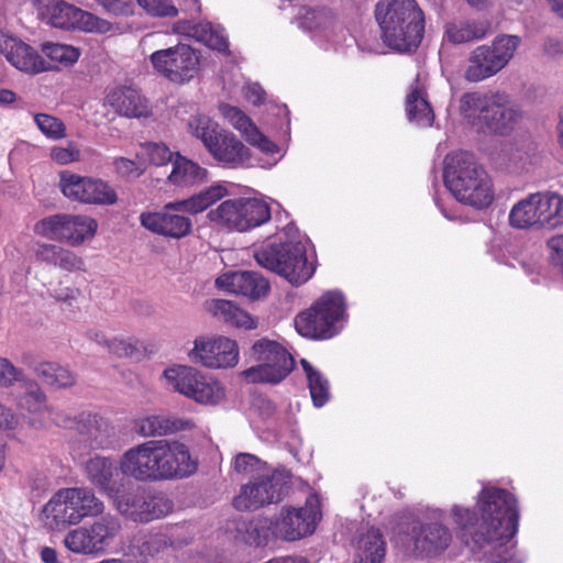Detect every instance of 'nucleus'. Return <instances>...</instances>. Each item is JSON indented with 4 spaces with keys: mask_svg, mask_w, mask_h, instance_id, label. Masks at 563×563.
Listing matches in <instances>:
<instances>
[{
    "mask_svg": "<svg viewBox=\"0 0 563 563\" xmlns=\"http://www.w3.org/2000/svg\"><path fill=\"white\" fill-rule=\"evenodd\" d=\"M477 519L468 508L454 505L451 515L459 529V537L474 553H483L484 563H517L508 542L518 532L519 510L517 500L506 489L483 486L478 494Z\"/></svg>",
    "mask_w": 563,
    "mask_h": 563,
    "instance_id": "nucleus-1",
    "label": "nucleus"
},
{
    "mask_svg": "<svg viewBox=\"0 0 563 563\" xmlns=\"http://www.w3.org/2000/svg\"><path fill=\"white\" fill-rule=\"evenodd\" d=\"M375 19L385 45L397 52H410L421 43L426 16L417 0H379Z\"/></svg>",
    "mask_w": 563,
    "mask_h": 563,
    "instance_id": "nucleus-2",
    "label": "nucleus"
},
{
    "mask_svg": "<svg viewBox=\"0 0 563 563\" xmlns=\"http://www.w3.org/2000/svg\"><path fill=\"white\" fill-rule=\"evenodd\" d=\"M443 180L452 196L461 203L481 210L494 200L490 177L468 152H454L445 156Z\"/></svg>",
    "mask_w": 563,
    "mask_h": 563,
    "instance_id": "nucleus-3",
    "label": "nucleus"
},
{
    "mask_svg": "<svg viewBox=\"0 0 563 563\" xmlns=\"http://www.w3.org/2000/svg\"><path fill=\"white\" fill-rule=\"evenodd\" d=\"M463 121L482 133L507 134L521 119L520 110L497 91L465 92L459 99Z\"/></svg>",
    "mask_w": 563,
    "mask_h": 563,
    "instance_id": "nucleus-4",
    "label": "nucleus"
},
{
    "mask_svg": "<svg viewBox=\"0 0 563 563\" xmlns=\"http://www.w3.org/2000/svg\"><path fill=\"white\" fill-rule=\"evenodd\" d=\"M104 511V504L88 487L60 488L47 500L41 510V521L49 531H64L79 525L85 518L98 517Z\"/></svg>",
    "mask_w": 563,
    "mask_h": 563,
    "instance_id": "nucleus-5",
    "label": "nucleus"
},
{
    "mask_svg": "<svg viewBox=\"0 0 563 563\" xmlns=\"http://www.w3.org/2000/svg\"><path fill=\"white\" fill-rule=\"evenodd\" d=\"M254 257L258 265L279 274L292 285L305 284L314 273L306 245L300 240L264 245L255 251Z\"/></svg>",
    "mask_w": 563,
    "mask_h": 563,
    "instance_id": "nucleus-6",
    "label": "nucleus"
},
{
    "mask_svg": "<svg viewBox=\"0 0 563 563\" xmlns=\"http://www.w3.org/2000/svg\"><path fill=\"white\" fill-rule=\"evenodd\" d=\"M345 321V302L340 291L323 294L314 305L299 313L295 327L302 336L318 340L331 339L343 328Z\"/></svg>",
    "mask_w": 563,
    "mask_h": 563,
    "instance_id": "nucleus-7",
    "label": "nucleus"
},
{
    "mask_svg": "<svg viewBox=\"0 0 563 563\" xmlns=\"http://www.w3.org/2000/svg\"><path fill=\"white\" fill-rule=\"evenodd\" d=\"M167 386L203 406H218L225 399V388L216 378L188 365H173L163 372Z\"/></svg>",
    "mask_w": 563,
    "mask_h": 563,
    "instance_id": "nucleus-8",
    "label": "nucleus"
},
{
    "mask_svg": "<svg viewBox=\"0 0 563 563\" xmlns=\"http://www.w3.org/2000/svg\"><path fill=\"white\" fill-rule=\"evenodd\" d=\"M520 43L521 38L518 35L501 34L489 45L474 48L467 58L465 80L479 82L498 74L510 63Z\"/></svg>",
    "mask_w": 563,
    "mask_h": 563,
    "instance_id": "nucleus-9",
    "label": "nucleus"
},
{
    "mask_svg": "<svg viewBox=\"0 0 563 563\" xmlns=\"http://www.w3.org/2000/svg\"><path fill=\"white\" fill-rule=\"evenodd\" d=\"M252 356L258 364L241 373L251 384H279L295 366L291 354L280 343L266 338L252 345Z\"/></svg>",
    "mask_w": 563,
    "mask_h": 563,
    "instance_id": "nucleus-10",
    "label": "nucleus"
},
{
    "mask_svg": "<svg viewBox=\"0 0 563 563\" xmlns=\"http://www.w3.org/2000/svg\"><path fill=\"white\" fill-rule=\"evenodd\" d=\"M209 221L228 231L245 232L271 219L268 205L257 198H233L222 201L207 213Z\"/></svg>",
    "mask_w": 563,
    "mask_h": 563,
    "instance_id": "nucleus-11",
    "label": "nucleus"
},
{
    "mask_svg": "<svg viewBox=\"0 0 563 563\" xmlns=\"http://www.w3.org/2000/svg\"><path fill=\"white\" fill-rule=\"evenodd\" d=\"M289 481L290 475L284 467L267 470L241 486L233 505L240 511H249L277 504L285 496Z\"/></svg>",
    "mask_w": 563,
    "mask_h": 563,
    "instance_id": "nucleus-12",
    "label": "nucleus"
},
{
    "mask_svg": "<svg viewBox=\"0 0 563 563\" xmlns=\"http://www.w3.org/2000/svg\"><path fill=\"white\" fill-rule=\"evenodd\" d=\"M120 519L111 514L100 516L90 525L70 530L64 545L76 554L99 555L106 552L121 531Z\"/></svg>",
    "mask_w": 563,
    "mask_h": 563,
    "instance_id": "nucleus-13",
    "label": "nucleus"
},
{
    "mask_svg": "<svg viewBox=\"0 0 563 563\" xmlns=\"http://www.w3.org/2000/svg\"><path fill=\"white\" fill-rule=\"evenodd\" d=\"M147 443L156 482L184 478L195 473L196 463L184 443L166 439Z\"/></svg>",
    "mask_w": 563,
    "mask_h": 563,
    "instance_id": "nucleus-14",
    "label": "nucleus"
},
{
    "mask_svg": "<svg viewBox=\"0 0 563 563\" xmlns=\"http://www.w3.org/2000/svg\"><path fill=\"white\" fill-rule=\"evenodd\" d=\"M113 504L122 516L135 522H150L167 516L173 510V501L168 497L142 487L119 492Z\"/></svg>",
    "mask_w": 563,
    "mask_h": 563,
    "instance_id": "nucleus-15",
    "label": "nucleus"
},
{
    "mask_svg": "<svg viewBox=\"0 0 563 563\" xmlns=\"http://www.w3.org/2000/svg\"><path fill=\"white\" fill-rule=\"evenodd\" d=\"M150 60L161 76L180 85L192 80L200 70L197 52L184 43L155 51L151 54Z\"/></svg>",
    "mask_w": 563,
    "mask_h": 563,
    "instance_id": "nucleus-16",
    "label": "nucleus"
},
{
    "mask_svg": "<svg viewBox=\"0 0 563 563\" xmlns=\"http://www.w3.org/2000/svg\"><path fill=\"white\" fill-rule=\"evenodd\" d=\"M451 541V531L442 523H422L419 520L408 522L396 537L397 543L418 556L438 555L449 548Z\"/></svg>",
    "mask_w": 563,
    "mask_h": 563,
    "instance_id": "nucleus-17",
    "label": "nucleus"
},
{
    "mask_svg": "<svg viewBox=\"0 0 563 563\" xmlns=\"http://www.w3.org/2000/svg\"><path fill=\"white\" fill-rule=\"evenodd\" d=\"M321 519L320 503L316 495H309L302 507L285 506L273 525L276 537L295 541L314 532Z\"/></svg>",
    "mask_w": 563,
    "mask_h": 563,
    "instance_id": "nucleus-18",
    "label": "nucleus"
},
{
    "mask_svg": "<svg viewBox=\"0 0 563 563\" xmlns=\"http://www.w3.org/2000/svg\"><path fill=\"white\" fill-rule=\"evenodd\" d=\"M188 357L208 368H230L239 362V347L235 341L225 336H200L194 341Z\"/></svg>",
    "mask_w": 563,
    "mask_h": 563,
    "instance_id": "nucleus-19",
    "label": "nucleus"
},
{
    "mask_svg": "<svg viewBox=\"0 0 563 563\" xmlns=\"http://www.w3.org/2000/svg\"><path fill=\"white\" fill-rule=\"evenodd\" d=\"M59 188L65 197L85 203L113 205L118 200L114 189L103 180L71 172L60 173Z\"/></svg>",
    "mask_w": 563,
    "mask_h": 563,
    "instance_id": "nucleus-20",
    "label": "nucleus"
},
{
    "mask_svg": "<svg viewBox=\"0 0 563 563\" xmlns=\"http://www.w3.org/2000/svg\"><path fill=\"white\" fill-rule=\"evenodd\" d=\"M181 210L180 201L169 202L161 211L142 212L140 223L154 234L179 240L189 235L192 230L191 219L180 213Z\"/></svg>",
    "mask_w": 563,
    "mask_h": 563,
    "instance_id": "nucleus-21",
    "label": "nucleus"
},
{
    "mask_svg": "<svg viewBox=\"0 0 563 563\" xmlns=\"http://www.w3.org/2000/svg\"><path fill=\"white\" fill-rule=\"evenodd\" d=\"M55 423L75 430L79 437L78 441L90 450L108 448L113 435V428L109 422L90 412H81L75 417L65 416L63 419L56 418Z\"/></svg>",
    "mask_w": 563,
    "mask_h": 563,
    "instance_id": "nucleus-22",
    "label": "nucleus"
},
{
    "mask_svg": "<svg viewBox=\"0 0 563 563\" xmlns=\"http://www.w3.org/2000/svg\"><path fill=\"white\" fill-rule=\"evenodd\" d=\"M219 111L242 134L250 145L258 148L267 156H274L279 153L278 145L264 135L241 109L228 103H220Z\"/></svg>",
    "mask_w": 563,
    "mask_h": 563,
    "instance_id": "nucleus-23",
    "label": "nucleus"
},
{
    "mask_svg": "<svg viewBox=\"0 0 563 563\" xmlns=\"http://www.w3.org/2000/svg\"><path fill=\"white\" fill-rule=\"evenodd\" d=\"M219 289L260 299L269 290V283L256 272L239 271L222 274L216 279Z\"/></svg>",
    "mask_w": 563,
    "mask_h": 563,
    "instance_id": "nucleus-24",
    "label": "nucleus"
},
{
    "mask_svg": "<svg viewBox=\"0 0 563 563\" xmlns=\"http://www.w3.org/2000/svg\"><path fill=\"white\" fill-rule=\"evenodd\" d=\"M81 464L87 481L93 487L114 499L119 494L114 483V477L118 475L115 461L110 456L95 454L86 459Z\"/></svg>",
    "mask_w": 563,
    "mask_h": 563,
    "instance_id": "nucleus-25",
    "label": "nucleus"
},
{
    "mask_svg": "<svg viewBox=\"0 0 563 563\" xmlns=\"http://www.w3.org/2000/svg\"><path fill=\"white\" fill-rule=\"evenodd\" d=\"M49 21L54 27L81 29L88 32H101L106 24L93 14L63 1L53 5Z\"/></svg>",
    "mask_w": 563,
    "mask_h": 563,
    "instance_id": "nucleus-26",
    "label": "nucleus"
},
{
    "mask_svg": "<svg viewBox=\"0 0 563 563\" xmlns=\"http://www.w3.org/2000/svg\"><path fill=\"white\" fill-rule=\"evenodd\" d=\"M208 153L220 164L231 168L251 165V151L232 132L224 130Z\"/></svg>",
    "mask_w": 563,
    "mask_h": 563,
    "instance_id": "nucleus-27",
    "label": "nucleus"
},
{
    "mask_svg": "<svg viewBox=\"0 0 563 563\" xmlns=\"http://www.w3.org/2000/svg\"><path fill=\"white\" fill-rule=\"evenodd\" d=\"M406 112L411 123L421 128L432 125L434 112L428 101L426 75L417 74L415 81L410 85L406 99Z\"/></svg>",
    "mask_w": 563,
    "mask_h": 563,
    "instance_id": "nucleus-28",
    "label": "nucleus"
},
{
    "mask_svg": "<svg viewBox=\"0 0 563 563\" xmlns=\"http://www.w3.org/2000/svg\"><path fill=\"white\" fill-rule=\"evenodd\" d=\"M33 254L36 262L74 273L85 272V262L75 252L63 246L36 242L33 245Z\"/></svg>",
    "mask_w": 563,
    "mask_h": 563,
    "instance_id": "nucleus-29",
    "label": "nucleus"
},
{
    "mask_svg": "<svg viewBox=\"0 0 563 563\" xmlns=\"http://www.w3.org/2000/svg\"><path fill=\"white\" fill-rule=\"evenodd\" d=\"M121 473L142 483H154L152 457L147 441L126 450L120 459Z\"/></svg>",
    "mask_w": 563,
    "mask_h": 563,
    "instance_id": "nucleus-30",
    "label": "nucleus"
},
{
    "mask_svg": "<svg viewBox=\"0 0 563 563\" xmlns=\"http://www.w3.org/2000/svg\"><path fill=\"white\" fill-rule=\"evenodd\" d=\"M104 104L111 107L115 113L126 118H142L150 114L147 101L131 87H118L111 90Z\"/></svg>",
    "mask_w": 563,
    "mask_h": 563,
    "instance_id": "nucleus-31",
    "label": "nucleus"
},
{
    "mask_svg": "<svg viewBox=\"0 0 563 563\" xmlns=\"http://www.w3.org/2000/svg\"><path fill=\"white\" fill-rule=\"evenodd\" d=\"M541 191L528 195L516 202L508 216L509 225L520 230H541Z\"/></svg>",
    "mask_w": 563,
    "mask_h": 563,
    "instance_id": "nucleus-32",
    "label": "nucleus"
},
{
    "mask_svg": "<svg viewBox=\"0 0 563 563\" xmlns=\"http://www.w3.org/2000/svg\"><path fill=\"white\" fill-rule=\"evenodd\" d=\"M174 31L187 35L206 46L223 54H229V42L224 30L219 25H212L209 22L196 24L179 22L175 24Z\"/></svg>",
    "mask_w": 563,
    "mask_h": 563,
    "instance_id": "nucleus-33",
    "label": "nucleus"
},
{
    "mask_svg": "<svg viewBox=\"0 0 563 563\" xmlns=\"http://www.w3.org/2000/svg\"><path fill=\"white\" fill-rule=\"evenodd\" d=\"M208 175L207 168L176 153L167 180L178 188H191L207 181Z\"/></svg>",
    "mask_w": 563,
    "mask_h": 563,
    "instance_id": "nucleus-34",
    "label": "nucleus"
},
{
    "mask_svg": "<svg viewBox=\"0 0 563 563\" xmlns=\"http://www.w3.org/2000/svg\"><path fill=\"white\" fill-rule=\"evenodd\" d=\"M189 542V539H180L166 533L141 532L133 538L131 547L139 552L143 560H146L167 548L180 549Z\"/></svg>",
    "mask_w": 563,
    "mask_h": 563,
    "instance_id": "nucleus-35",
    "label": "nucleus"
},
{
    "mask_svg": "<svg viewBox=\"0 0 563 563\" xmlns=\"http://www.w3.org/2000/svg\"><path fill=\"white\" fill-rule=\"evenodd\" d=\"M489 23L483 20L455 19L445 24L444 36L452 44H464L484 38Z\"/></svg>",
    "mask_w": 563,
    "mask_h": 563,
    "instance_id": "nucleus-36",
    "label": "nucleus"
},
{
    "mask_svg": "<svg viewBox=\"0 0 563 563\" xmlns=\"http://www.w3.org/2000/svg\"><path fill=\"white\" fill-rule=\"evenodd\" d=\"M192 427L189 420L170 419L162 415H153L135 421V431L145 438L162 437Z\"/></svg>",
    "mask_w": 563,
    "mask_h": 563,
    "instance_id": "nucleus-37",
    "label": "nucleus"
},
{
    "mask_svg": "<svg viewBox=\"0 0 563 563\" xmlns=\"http://www.w3.org/2000/svg\"><path fill=\"white\" fill-rule=\"evenodd\" d=\"M209 309L214 317L236 328L245 330L257 328V320L249 312L242 310L233 301L214 299L210 302Z\"/></svg>",
    "mask_w": 563,
    "mask_h": 563,
    "instance_id": "nucleus-38",
    "label": "nucleus"
},
{
    "mask_svg": "<svg viewBox=\"0 0 563 563\" xmlns=\"http://www.w3.org/2000/svg\"><path fill=\"white\" fill-rule=\"evenodd\" d=\"M299 26L309 32L330 36L341 24L335 14L327 8L309 9L299 19Z\"/></svg>",
    "mask_w": 563,
    "mask_h": 563,
    "instance_id": "nucleus-39",
    "label": "nucleus"
},
{
    "mask_svg": "<svg viewBox=\"0 0 563 563\" xmlns=\"http://www.w3.org/2000/svg\"><path fill=\"white\" fill-rule=\"evenodd\" d=\"M33 371L45 385L56 389L68 388L76 383L73 372L56 362H40L34 366Z\"/></svg>",
    "mask_w": 563,
    "mask_h": 563,
    "instance_id": "nucleus-40",
    "label": "nucleus"
},
{
    "mask_svg": "<svg viewBox=\"0 0 563 563\" xmlns=\"http://www.w3.org/2000/svg\"><path fill=\"white\" fill-rule=\"evenodd\" d=\"M97 222L87 216L65 217L64 242L76 246L91 239L97 231Z\"/></svg>",
    "mask_w": 563,
    "mask_h": 563,
    "instance_id": "nucleus-41",
    "label": "nucleus"
},
{
    "mask_svg": "<svg viewBox=\"0 0 563 563\" xmlns=\"http://www.w3.org/2000/svg\"><path fill=\"white\" fill-rule=\"evenodd\" d=\"M227 196H229L228 188L223 184L216 183L188 199L181 200L180 205H183L185 211L199 213Z\"/></svg>",
    "mask_w": 563,
    "mask_h": 563,
    "instance_id": "nucleus-42",
    "label": "nucleus"
},
{
    "mask_svg": "<svg viewBox=\"0 0 563 563\" xmlns=\"http://www.w3.org/2000/svg\"><path fill=\"white\" fill-rule=\"evenodd\" d=\"M358 563H382L385 554V542L377 529H369L357 542Z\"/></svg>",
    "mask_w": 563,
    "mask_h": 563,
    "instance_id": "nucleus-43",
    "label": "nucleus"
},
{
    "mask_svg": "<svg viewBox=\"0 0 563 563\" xmlns=\"http://www.w3.org/2000/svg\"><path fill=\"white\" fill-rule=\"evenodd\" d=\"M541 230L563 227V196L553 191H541Z\"/></svg>",
    "mask_w": 563,
    "mask_h": 563,
    "instance_id": "nucleus-44",
    "label": "nucleus"
},
{
    "mask_svg": "<svg viewBox=\"0 0 563 563\" xmlns=\"http://www.w3.org/2000/svg\"><path fill=\"white\" fill-rule=\"evenodd\" d=\"M308 380V387L312 402L316 407L324 406L330 399V384L327 377L314 368L307 360L300 361Z\"/></svg>",
    "mask_w": 563,
    "mask_h": 563,
    "instance_id": "nucleus-45",
    "label": "nucleus"
},
{
    "mask_svg": "<svg viewBox=\"0 0 563 563\" xmlns=\"http://www.w3.org/2000/svg\"><path fill=\"white\" fill-rule=\"evenodd\" d=\"M189 133L196 139L200 140L207 151H209L218 134H221L224 130L219 128V124L206 114L191 115L187 123Z\"/></svg>",
    "mask_w": 563,
    "mask_h": 563,
    "instance_id": "nucleus-46",
    "label": "nucleus"
},
{
    "mask_svg": "<svg viewBox=\"0 0 563 563\" xmlns=\"http://www.w3.org/2000/svg\"><path fill=\"white\" fill-rule=\"evenodd\" d=\"M9 62L15 68L32 74H38L51 68L36 51L23 42L18 46L15 53L11 55Z\"/></svg>",
    "mask_w": 563,
    "mask_h": 563,
    "instance_id": "nucleus-47",
    "label": "nucleus"
},
{
    "mask_svg": "<svg viewBox=\"0 0 563 563\" xmlns=\"http://www.w3.org/2000/svg\"><path fill=\"white\" fill-rule=\"evenodd\" d=\"M18 406L32 415L48 411L54 422L56 418L63 419L65 417V415L55 412L49 406H47L46 395L37 386H35L33 389H30L23 396H21L20 399L18 400Z\"/></svg>",
    "mask_w": 563,
    "mask_h": 563,
    "instance_id": "nucleus-48",
    "label": "nucleus"
},
{
    "mask_svg": "<svg viewBox=\"0 0 563 563\" xmlns=\"http://www.w3.org/2000/svg\"><path fill=\"white\" fill-rule=\"evenodd\" d=\"M233 468L240 475H261L267 470H273L265 461L251 453H239L233 460Z\"/></svg>",
    "mask_w": 563,
    "mask_h": 563,
    "instance_id": "nucleus-49",
    "label": "nucleus"
},
{
    "mask_svg": "<svg viewBox=\"0 0 563 563\" xmlns=\"http://www.w3.org/2000/svg\"><path fill=\"white\" fill-rule=\"evenodd\" d=\"M42 51L52 62L63 66L75 64L80 55L78 48L59 43H45Z\"/></svg>",
    "mask_w": 563,
    "mask_h": 563,
    "instance_id": "nucleus-50",
    "label": "nucleus"
},
{
    "mask_svg": "<svg viewBox=\"0 0 563 563\" xmlns=\"http://www.w3.org/2000/svg\"><path fill=\"white\" fill-rule=\"evenodd\" d=\"M66 214L46 217L34 225V233L48 240L64 241Z\"/></svg>",
    "mask_w": 563,
    "mask_h": 563,
    "instance_id": "nucleus-51",
    "label": "nucleus"
},
{
    "mask_svg": "<svg viewBox=\"0 0 563 563\" xmlns=\"http://www.w3.org/2000/svg\"><path fill=\"white\" fill-rule=\"evenodd\" d=\"M34 121L38 130L48 139L59 140L66 135L65 124L53 115L37 113L34 117Z\"/></svg>",
    "mask_w": 563,
    "mask_h": 563,
    "instance_id": "nucleus-52",
    "label": "nucleus"
},
{
    "mask_svg": "<svg viewBox=\"0 0 563 563\" xmlns=\"http://www.w3.org/2000/svg\"><path fill=\"white\" fill-rule=\"evenodd\" d=\"M143 154L147 157L148 162L154 166H164L172 163L175 154L164 143H146L143 146Z\"/></svg>",
    "mask_w": 563,
    "mask_h": 563,
    "instance_id": "nucleus-53",
    "label": "nucleus"
},
{
    "mask_svg": "<svg viewBox=\"0 0 563 563\" xmlns=\"http://www.w3.org/2000/svg\"><path fill=\"white\" fill-rule=\"evenodd\" d=\"M24 379V373L9 358L0 356V387L10 388Z\"/></svg>",
    "mask_w": 563,
    "mask_h": 563,
    "instance_id": "nucleus-54",
    "label": "nucleus"
},
{
    "mask_svg": "<svg viewBox=\"0 0 563 563\" xmlns=\"http://www.w3.org/2000/svg\"><path fill=\"white\" fill-rule=\"evenodd\" d=\"M137 3L153 16H175L178 13L170 0H137Z\"/></svg>",
    "mask_w": 563,
    "mask_h": 563,
    "instance_id": "nucleus-55",
    "label": "nucleus"
},
{
    "mask_svg": "<svg viewBox=\"0 0 563 563\" xmlns=\"http://www.w3.org/2000/svg\"><path fill=\"white\" fill-rule=\"evenodd\" d=\"M51 157L57 164L66 165L79 161L80 152L73 144L67 147L54 146L51 151Z\"/></svg>",
    "mask_w": 563,
    "mask_h": 563,
    "instance_id": "nucleus-56",
    "label": "nucleus"
},
{
    "mask_svg": "<svg viewBox=\"0 0 563 563\" xmlns=\"http://www.w3.org/2000/svg\"><path fill=\"white\" fill-rule=\"evenodd\" d=\"M113 166L115 172L122 177H139L143 173V169L136 162L125 157L114 158Z\"/></svg>",
    "mask_w": 563,
    "mask_h": 563,
    "instance_id": "nucleus-57",
    "label": "nucleus"
},
{
    "mask_svg": "<svg viewBox=\"0 0 563 563\" xmlns=\"http://www.w3.org/2000/svg\"><path fill=\"white\" fill-rule=\"evenodd\" d=\"M81 296V291L75 287L58 286L53 290V297L66 303L70 308H75L78 305V299Z\"/></svg>",
    "mask_w": 563,
    "mask_h": 563,
    "instance_id": "nucleus-58",
    "label": "nucleus"
},
{
    "mask_svg": "<svg viewBox=\"0 0 563 563\" xmlns=\"http://www.w3.org/2000/svg\"><path fill=\"white\" fill-rule=\"evenodd\" d=\"M100 5L115 15H128L133 12V0H98Z\"/></svg>",
    "mask_w": 563,
    "mask_h": 563,
    "instance_id": "nucleus-59",
    "label": "nucleus"
},
{
    "mask_svg": "<svg viewBox=\"0 0 563 563\" xmlns=\"http://www.w3.org/2000/svg\"><path fill=\"white\" fill-rule=\"evenodd\" d=\"M547 244L552 264L560 267L563 274V235L552 236Z\"/></svg>",
    "mask_w": 563,
    "mask_h": 563,
    "instance_id": "nucleus-60",
    "label": "nucleus"
},
{
    "mask_svg": "<svg viewBox=\"0 0 563 563\" xmlns=\"http://www.w3.org/2000/svg\"><path fill=\"white\" fill-rule=\"evenodd\" d=\"M20 424L19 416L0 402V430L14 431Z\"/></svg>",
    "mask_w": 563,
    "mask_h": 563,
    "instance_id": "nucleus-61",
    "label": "nucleus"
},
{
    "mask_svg": "<svg viewBox=\"0 0 563 563\" xmlns=\"http://www.w3.org/2000/svg\"><path fill=\"white\" fill-rule=\"evenodd\" d=\"M21 43V41L9 34L0 33V53L4 55L8 60L11 58V55L15 53V49Z\"/></svg>",
    "mask_w": 563,
    "mask_h": 563,
    "instance_id": "nucleus-62",
    "label": "nucleus"
},
{
    "mask_svg": "<svg viewBox=\"0 0 563 563\" xmlns=\"http://www.w3.org/2000/svg\"><path fill=\"white\" fill-rule=\"evenodd\" d=\"M106 347L109 350V352L118 355V356H128L133 352V346L122 340V339H108V344H106Z\"/></svg>",
    "mask_w": 563,
    "mask_h": 563,
    "instance_id": "nucleus-63",
    "label": "nucleus"
},
{
    "mask_svg": "<svg viewBox=\"0 0 563 563\" xmlns=\"http://www.w3.org/2000/svg\"><path fill=\"white\" fill-rule=\"evenodd\" d=\"M244 97L253 104H260L264 98V90L258 84H249L243 88Z\"/></svg>",
    "mask_w": 563,
    "mask_h": 563,
    "instance_id": "nucleus-64",
    "label": "nucleus"
}]
</instances>
